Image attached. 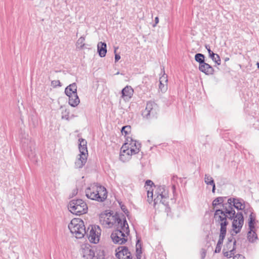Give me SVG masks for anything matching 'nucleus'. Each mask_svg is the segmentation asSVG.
Returning a JSON list of instances; mask_svg holds the SVG:
<instances>
[{
    "mask_svg": "<svg viewBox=\"0 0 259 259\" xmlns=\"http://www.w3.org/2000/svg\"><path fill=\"white\" fill-rule=\"evenodd\" d=\"M214 217H218V221L221 222L226 221L227 218L232 220V227L234 232L236 234L239 233L244 224V218L242 212L236 214L234 209L228 208L227 206L223 205V209H217L214 213Z\"/></svg>",
    "mask_w": 259,
    "mask_h": 259,
    "instance_id": "f257e3e1",
    "label": "nucleus"
},
{
    "mask_svg": "<svg viewBox=\"0 0 259 259\" xmlns=\"http://www.w3.org/2000/svg\"><path fill=\"white\" fill-rule=\"evenodd\" d=\"M99 221L101 224L107 228L115 226L117 228H123L126 232H129L128 225L125 219L122 221L117 213L114 214L108 210H106L99 215Z\"/></svg>",
    "mask_w": 259,
    "mask_h": 259,
    "instance_id": "f03ea898",
    "label": "nucleus"
},
{
    "mask_svg": "<svg viewBox=\"0 0 259 259\" xmlns=\"http://www.w3.org/2000/svg\"><path fill=\"white\" fill-rule=\"evenodd\" d=\"M68 229L71 234L76 238L81 239L86 234L83 221L79 218H74L68 225Z\"/></svg>",
    "mask_w": 259,
    "mask_h": 259,
    "instance_id": "7ed1b4c3",
    "label": "nucleus"
},
{
    "mask_svg": "<svg viewBox=\"0 0 259 259\" xmlns=\"http://www.w3.org/2000/svg\"><path fill=\"white\" fill-rule=\"evenodd\" d=\"M68 208L72 213L77 215L86 213L88 210L86 202L80 199L71 200L68 205Z\"/></svg>",
    "mask_w": 259,
    "mask_h": 259,
    "instance_id": "20e7f679",
    "label": "nucleus"
},
{
    "mask_svg": "<svg viewBox=\"0 0 259 259\" xmlns=\"http://www.w3.org/2000/svg\"><path fill=\"white\" fill-rule=\"evenodd\" d=\"M79 150L80 154L78 155L75 162V167L76 168H82L86 163L88 157V150L87 141L83 139H79Z\"/></svg>",
    "mask_w": 259,
    "mask_h": 259,
    "instance_id": "39448f33",
    "label": "nucleus"
},
{
    "mask_svg": "<svg viewBox=\"0 0 259 259\" xmlns=\"http://www.w3.org/2000/svg\"><path fill=\"white\" fill-rule=\"evenodd\" d=\"M180 180L177 176H173L171 178V186L166 187L164 185H155V194H165L172 193L175 194L176 193V183L178 180Z\"/></svg>",
    "mask_w": 259,
    "mask_h": 259,
    "instance_id": "423d86ee",
    "label": "nucleus"
},
{
    "mask_svg": "<svg viewBox=\"0 0 259 259\" xmlns=\"http://www.w3.org/2000/svg\"><path fill=\"white\" fill-rule=\"evenodd\" d=\"M21 144L25 152L30 159L35 157V154L33 152L34 144L27 134H24L22 136Z\"/></svg>",
    "mask_w": 259,
    "mask_h": 259,
    "instance_id": "0eeeda50",
    "label": "nucleus"
},
{
    "mask_svg": "<svg viewBox=\"0 0 259 259\" xmlns=\"http://www.w3.org/2000/svg\"><path fill=\"white\" fill-rule=\"evenodd\" d=\"M130 233L126 232L122 228H117L113 231L111 234V238L114 243L119 244H124L127 241V236Z\"/></svg>",
    "mask_w": 259,
    "mask_h": 259,
    "instance_id": "6e6552de",
    "label": "nucleus"
},
{
    "mask_svg": "<svg viewBox=\"0 0 259 259\" xmlns=\"http://www.w3.org/2000/svg\"><path fill=\"white\" fill-rule=\"evenodd\" d=\"M236 241L233 235L227 239L223 250V254L228 258L232 257L235 253Z\"/></svg>",
    "mask_w": 259,
    "mask_h": 259,
    "instance_id": "1a4fd4ad",
    "label": "nucleus"
},
{
    "mask_svg": "<svg viewBox=\"0 0 259 259\" xmlns=\"http://www.w3.org/2000/svg\"><path fill=\"white\" fill-rule=\"evenodd\" d=\"M101 230L98 225H91L86 231V234L89 240L92 243H97L99 242L101 235Z\"/></svg>",
    "mask_w": 259,
    "mask_h": 259,
    "instance_id": "9d476101",
    "label": "nucleus"
},
{
    "mask_svg": "<svg viewBox=\"0 0 259 259\" xmlns=\"http://www.w3.org/2000/svg\"><path fill=\"white\" fill-rule=\"evenodd\" d=\"M158 112V107L154 102L149 101L147 103L145 109L143 111L142 115L146 119L155 117Z\"/></svg>",
    "mask_w": 259,
    "mask_h": 259,
    "instance_id": "9b49d317",
    "label": "nucleus"
},
{
    "mask_svg": "<svg viewBox=\"0 0 259 259\" xmlns=\"http://www.w3.org/2000/svg\"><path fill=\"white\" fill-rule=\"evenodd\" d=\"M85 194H107V191L104 186L94 183L86 189Z\"/></svg>",
    "mask_w": 259,
    "mask_h": 259,
    "instance_id": "f8f14e48",
    "label": "nucleus"
},
{
    "mask_svg": "<svg viewBox=\"0 0 259 259\" xmlns=\"http://www.w3.org/2000/svg\"><path fill=\"white\" fill-rule=\"evenodd\" d=\"M115 251V256L118 259H133L131 252L126 246H119L116 249Z\"/></svg>",
    "mask_w": 259,
    "mask_h": 259,
    "instance_id": "ddd939ff",
    "label": "nucleus"
},
{
    "mask_svg": "<svg viewBox=\"0 0 259 259\" xmlns=\"http://www.w3.org/2000/svg\"><path fill=\"white\" fill-rule=\"evenodd\" d=\"M228 208H231L234 209V207L238 210H242L245 208V204L243 200L238 198L228 199V202L226 205Z\"/></svg>",
    "mask_w": 259,
    "mask_h": 259,
    "instance_id": "4468645a",
    "label": "nucleus"
},
{
    "mask_svg": "<svg viewBox=\"0 0 259 259\" xmlns=\"http://www.w3.org/2000/svg\"><path fill=\"white\" fill-rule=\"evenodd\" d=\"M123 145L126 146V148L128 150H134L135 152H132L134 154L138 153L140 150L141 144L137 141L133 140L132 138L127 137L126 142Z\"/></svg>",
    "mask_w": 259,
    "mask_h": 259,
    "instance_id": "2eb2a0df",
    "label": "nucleus"
},
{
    "mask_svg": "<svg viewBox=\"0 0 259 259\" xmlns=\"http://www.w3.org/2000/svg\"><path fill=\"white\" fill-rule=\"evenodd\" d=\"M126 146L122 145L120 149L119 159L123 162L128 161L133 155H135L132 152H135L134 150H128L126 148Z\"/></svg>",
    "mask_w": 259,
    "mask_h": 259,
    "instance_id": "dca6fc26",
    "label": "nucleus"
},
{
    "mask_svg": "<svg viewBox=\"0 0 259 259\" xmlns=\"http://www.w3.org/2000/svg\"><path fill=\"white\" fill-rule=\"evenodd\" d=\"M94 251V249L90 245H85L81 247L80 254L84 259H91Z\"/></svg>",
    "mask_w": 259,
    "mask_h": 259,
    "instance_id": "f3484780",
    "label": "nucleus"
},
{
    "mask_svg": "<svg viewBox=\"0 0 259 259\" xmlns=\"http://www.w3.org/2000/svg\"><path fill=\"white\" fill-rule=\"evenodd\" d=\"M134 94V90L131 86L127 85L121 91V98L125 102H128L132 98Z\"/></svg>",
    "mask_w": 259,
    "mask_h": 259,
    "instance_id": "a211bd4d",
    "label": "nucleus"
},
{
    "mask_svg": "<svg viewBox=\"0 0 259 259\" xmlns=\"http://www.w3.org/2000/svg\"><path fill=\"white\" fill-rule=\"evenodd\" d=\"M163 74L159 78V90L162 93L165 92L167 90V76L165 74L164 68L162 69Z\"/></svg>",
    "mask_w": 259,
    "mask_h": 259,
    "instance_id": "6ab92c4d",
    "label": "nucleus"
},
{
    "mask_svg": "<svg viewBox=\"0 0 259 259\" xmlns=\"http://www.w3.org/2000/svg\"><path fill=\"white\" fill-rule=\"evenodd\" d=\"M199 69L206 75L212 74L214 72L212 67L205 62L199 64Z\"/></svg>",
    "mask_w": 259,
    "mask_h": 259,
    "instance_id": "aec40b11",
    "label": "nucleus"
},
{
    "mask_svg": "<svg viewBox=\"0 0 259 259\" xmlns=\"http://www.w3.org/2000/svg\"><path fill=\"white\" fill-rule=\"evenodd\" d=\"M107 45L105 42H99L97 45V50L99 56L101 57L105 56L107 53Z\"/></svg>",
    "mask_w": 259,
    "mask_h": 259,
    "instance_id": "412c9836",
    "label": "nucleus"
},
{
    "mask_svg": "<svg viewBox=\"0 0 259 259\" xmlns=\"http://www.w3.org/2000/svg\"><path fill=\"white\" fill-rule=\"evenodd\" d=\"M166 196V195H156V196H154V203L153 204V206L156 207V205L157 204L160 203L164 205H166L167 204V202L165 201L166 198L165 197Z\"/></svg>",
    "mask_w": 259,
    "mask_h": 259,
    "instance_id": "4be33fe9",
    "label": "nucleus"
},
{
    "mask_svg": "<svg viewBox=\"0 0 259 259\" xmlns=\"http://www.w3.org/2000/svg\"><path fill=\"white\" fill-rule=\"evenodd\" d=\"M65 93L67 96L73 95V94H77L76 84L73 83L67 86L65 90Z\"/></svg>",
    "mask_w": 259,
    "mask_h": 259,
    "instance_id": "5701e85b",
    "label": "nucleus"
},
{
    "mask_svg": "<svg viewBox=\"0 0 259 259\" xmlns=\"http://www.w3.org/2000/svg\"><path fill=\"white\" fill-rule=\"evenodd\" d=\"M145 188L147 191V194H153L155 192V184L151 180H148L145 182Z\"/></svg>",
    "mask_w": 259,
    "mask_h": 259,
    "instance_id": "b1692460",
    "label": "nucleus"
},
{
    "mask_svg": "<svg viewBox=\"0 0 259 259\" xmlns=\"http://www.w3.org/2000/svg\"><path fill=\"white\" fill-rule=\"evenodd\" d=\"M68 97H69V104L70 106L76 107L79 104L80 100L77 94H73V95L71 96H68Z\"/></svg>",
    "mask_w": 259,
    "mask_h": 259,
    "instance_id": "393cba45",
    "label": "nucleus"
},
{
    "mask_svg": "<svg viewBox=\"0 0 259 259\" xmlns=\"http://www.w3.org/2000/svg\"><path fill=\"white\" fill-rule=\"evenodd\" d=\"M88 198L95 200L98 202H102L104 201L106 199L107 195H85Z\"/></svg>",
    "mask_w": 259,
    "mask_h": 259,
    "instance_id": "a878e982",
    "label": "nucleus"
},
{
    "mask_svg": "<svg viewBox=\"0 0 259 259\" xmlns=\"http://www.w3.org/2000/svg\"><path fill=\"white\" fill-rule=\"evenodd\" d=\"M255 215L253 212H251L249 217L248 226L249 230L252 231L255 229Z\"/></svg>",
    "mask_w": 259,
    "mask_h": 259,
    "instance_id": "bb28decb",
    "label": "nucleus"
},
{
    "mask_svg": "<svg viewBox=\"0 0 259 259\" xmlns=\"http://www.w3.org/2000/svg\"><path fill=\"white\" fill-rule=\"evenodd\" d=\"M204 181L207 185H209L212 187V193H214L215 184L212 178L208 175H205L204 178Z\"/></svg>",
    "mask_w": 259,
    "mask_h": 259,
    "instance_id": "cd10ccee",
    "label": "nucleus"
},
{
    "mask_svg": "<svg viewBox=\"0 0 259 259\" xmlns=\"http://www.w3.org/2000/svg\"><path fill=\"white\" fill-rule=\"evenodd\" d=\"M247 239L248 241L251 243L254 242L257 239V236L255 231V229L252 231L249 230L247 234Z\"/></svg>",
    "mask_w": 259,
    "mask_h": 259,
    "instance_id": "c85d7f7f",
    "label": "nucleus"
},
{
    "mask_svg": "<svg viewBox=\"0 0 259 259\" xmlns=\"http://www.w3.org/2000/svg\"><path fill=\"white\" fill-rule=\"evenodd\" d=\"M140 241L138 240L136 243V257L137 259H141V254H142V245L141 243H140Z\"/></svg>",
    "mask_w": 259,
    "mask_h": 259,
    "instance_id": "c756f323",
    "label": "nucleus"
},
{
    "mask_svg": "<svg viewBox=\"0 0 259 259\" xmlns=\"http://www.w3.org/2000/svg\"><path fill=\"white\" fill-rule=\"evenodd\" d=\"M93 258L91 259H104L105 256L103 251L99 250V252L97 251L96 252L94 251V254L91 257Z\"/></svg>",
    "mask_w": 259,
    "mask_h": 259,
    "instance_id": "7c9ffc66",
    "label": "nucleus"
},
{
    "mask_svg": "<svg viewBox=\"0 0 259 259\" xmlns=\"http://www.w3.org/2000/svg\"><path fill=\"white\" fill-rule=\"evenodd\" d=\"M209 56L217 65H219L221 64V60L219 55L213 53H211Z\"/></svg>",
    "mask_w": 259,
    "mask_h": 259,
    "instance_id": "2f4dec72",
    "label": "nucleus"
},
{
    "mask_svg": "<svg viewBox=\"0 0 259 259\" xmlns=\"http://www.w3.org/2000/svg\"><path fill=\"white\" fill-rule=\"evenodd\" d=\"M224 201L223 198L221 197H218L215 200H213L212 202V205L214 207H215L217 205H222L223 207V205L225 206L226 204H223V202Z\"/></svg>",
    "mask_w": 259,
    "mask_h": 259,
    "instance_id": "473e14b6",
    "label": "nucleus"
},
{
    "mask_svg": "<svg viewBox=\"0 0 259 259\" xmlns=\"http://www.w3.org/2000/svg\"><path fill=\"white\" fill-rule=\"evenodd\" d=\"M195 60L199 63V64H201L204 63V56L200 53L196 54L195 56Z\"/></svg>",
    "mask_w": 259,
    "mask_h": 259,
    "instance_id": "72a5a7b5",
    "label": "nucleus"
},
{
    "mask_svg": "<svg viewBox=\"0 0 259 259\" xmlns=\"http://www.w3.org/2000/svg\"><path fill=\"white\" fill-rule=\"evenodd\" d=\"M121 132L122 135H127L131 132V126L128 125L123 126Z\"/></svg>",
    "mask_w": 259,
    "mask_h": 259,
    "instance_id": "f704fd0d",
    "label": "nucleus"
},
{
    "mask_svg": "<svg viewBox=\"0 0 259 259\" xmlns=\"http://www.w3.org/2000/svg\"><path fill=\"white\" fill-rule=\"evenodd\" d=\"M85 38L83 36H81L77 41V44L79 45L81 48H82L84 46V41Z\"/></svg>",
    "mask_w": 259,
    "mask_h": 259,
    "instance_id": "c9c22d12",
    "label": "nucleus"
},
{
    "mask_svg": "<svg viewBox=\"0 0 259 259\" xmlns=\"http://www.w3.org/2000/svg\"><path fill=\"white\" fill-rule=\"evenodd\" d=\"M51 85L54 88L61 87V82L59 80H54L52 81Z\"/></svg>",
    "mask_w": 259,
    "mask_h": 259,
    "instance_id": "e433bc0d",
    "label": "nucleus"
},
{
    "mask_svg": "<svg viewBox=\"0 0 259 259\" xmlns=\"http://www.w3.org/2000/svg\"><path fill=\"white\" fill-rule=\"evenodd\" d=\"M154 196H156V195H147V201L149 202V203H154Z\"/></svg>",
    "mask_w": 259,
    "mask_h": 259,
    "instance_id": "4c0bfd02",
    "label": "nucleus"
},
{
    "mask_svg": "<svg viewBox=\"0 0 259 259\" xmlns=\"http://www.w3.org/2000/svg\"><path fill=\"white\" fill-rule=\"evenodd\" d=\"M226 231H227L226 227L221 226L220 233V235H222V236L223 235L226 236Z\"/></svg>",
    "mask_w": 259,
    "mask_h": 259,
    "instance_id": "58836bf2",
    "label": "nucleus"
},
{
    "mask_svg": "<svg viewBox=\"0 0 259 259\" xmlns=\"http://www.w3.org/2000/svg\"><path fill=\"white\" fill-rule=\"evenodd\" d=\"M225 237V236H224V235L222 236V235L220 234L219 239L217 244H219V245H222L223 243V241H224Z\"/></svg>",
    "mask_w": 259,
    "mask_h": 259,
    "instance_id": "ea45409f",
    "label": "nucleus"
},
{
    "mask_svg": "<svg viewBox=\"0 0 259 259\" xmlns=\"http://www.w3.org/2000/svg\"><path fill=\"white\" fill-rule=\"evenodd\" d=\"M233 259H245V258L243 255L237 254L236 255H234L233 256Z\"/></svg>",
    "mask_w": 259,
    "mask_h": 259,
    "instance_id": "a19ab883",
    "label": "nucleus"
},
{
    "mask_svg": "<svg viewBox=\"0 0 259 259\" xmlns=\"http://www.w3.org/2000/svg\"><path fill=\"white\" fill-rule=\"evenodd\" d=\"M222 245H219V244H217V246L215 247V249L214 251L215 253H219L221 251V248H222Z\"/></svg>",
    "mask_w": 259,
    "mask_h": 259,
    "instance_id": "79ce46f5",
    "label": "nucleus"
},
{
    "mask_svg": "<svg viewBox=\"0 0 259 259\" xmlns=\"http://www.w3.org/2000/svg\"><path fill=\"white\" fill-rule=\"evenodd\" d=\"M121 209L124 212L125 214H127L128 213V210L126 209L125 206L124 205H120Z\"/></svg>",
    "mask_w": 259,
    "mask_h": 259,
    "instance_id": "37998d69",
    "label": "nucleus"
},
{
    "mask_svg": "<svg viewBox=\"0 0 259 259\" xmlns=\"http://www.w3.org/2000/svg\"><path fill=\"white\" fill-rule=\"evenodd\" d=\"M228 222L227 221V220L226 221H223L222 222L220 223V225L221 226H222V227H227V225H228Z\"/></svg>",
    "mask_w": 259,
    "mask_h": 259,
    "instance_id": "c03bdc74",
    "label": "nucleus"
},
{
    "mask_svg": "<svg viewBox=\"0 0 259 259\" xmlns=\"http://www.w3.org/2000/svg\"><path fill=\"white\" fill-rule=\"evenodd\" d=\"M205 48H206V49H207V50L208 51V53L209 54V56L211 54V53H213V52L212 51H211V50H210L209 46H205Z\"/></svg>",
    "mask_w": 259,
    "mask_h": 259,
    "instance_id": "a18cd8bd",
    "label": "nucleus"
},
{
    "mask_svg": "<svg viewBox=\"0 0 259 259\" xmlns=\"http://www.w3.org/2000/svg\"><path fill=\"white\" fill-rule=\"evenodd\" d=\"M120 59V56L118 54H115V61L117 62Z\"/></svg>",
    "mask_w": 259,
    "mask_h": 259,
    "instance_id": "49530a36",
    "label": "nucleus"
},
{
    "mask_svg": "<svg viewBox=\"0 0 259 259\" xmlns=\"http://www.w3.org/2000/svg\"><path fill=\"white\" fill-rule=\"evenodd\" d=\"M62 118L63 119H65L66 120L69 119V115H62Z\"/></svg>",
    "mask_w": 259,
    "mask_h": 259,
    "instance_id": "de8ad7c7",
    "label": "nucleus"
},
{
    "mask_svg": "<svg viewBox=\"0 0 259 259\" xmlns=\"http://www.w3.org/2000/svg\"><path fill=\"white\" fill-rule=\"evenodd\" d=\"M206 255V252L203 251L202 253H201V258L202 259H204Z\"/></svg>",
    "mask_w": 259,
    "mask_h": 259,
    "instance_id": "09e8293b",
    "label": "nucleus"
},
{
    "mask_svg": "<svg viewBox=\"0 0 259 259\" xmlns=\"http://www.w3.org/2000/svg\"><path fill=\"white\" fill-rule=\"evenodd\" d=\"M159 22V19H158V18L157 17H156L155 18V24H157Z\"/></svg>",
    "mask_w": 259,
    "mask_h": 259,
    "instance_id": "8fccbe9b",
    "label": "nucleus"
},
{
    "mask_svg": "<svg viewBox=\"0 0 259 259\" xmlns=\"http://www.w3.org/2000/svg\"><path fill=\"white\" fill-rule=\"evenodd\" d=\"M256 65H257V68L259 69V62H257L256 63Z\"/></svg>",
    "mask_w": 259,
    "mask_h": 259,
    "instance_id": "3c124183",
    "label": "nucleus"
}]
</instances>
